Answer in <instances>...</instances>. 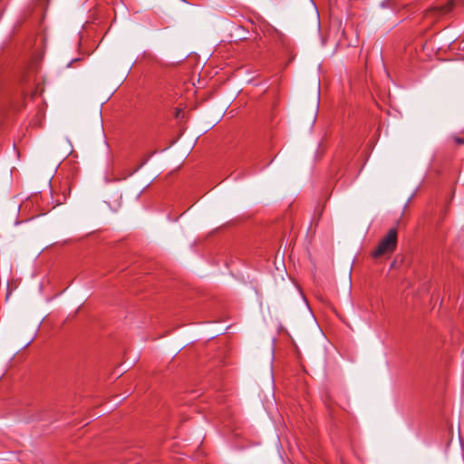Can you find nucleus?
Wrapping results in <instances>:
<instances>
[{
	"label": "nucleus",
	"mask_w": 464,
	"mask_h": 464,
	"mask_svg": "<svg viewBox=\"0 0 464 464\" xmlns=\"http://www.w3.org/2000/svg\"><path fill=\"white\" fill-rule=\"evenodd\" d=\"M397 229L391 228L387 235L380 241L377 247L372 252L373 258H379L384 255L392 253L397 246Z\"/></svg>",
	"instance_id": "1"
},
{
	"label": "nucleus",
	"mask_w": 464,
	"mask_h": 464,
	"mask_svg": "<svg viewBox=\"0 0 464 464\" xmlns=\"http://www.w3.org/2000/svg\"><path fill=\"white\" fill-rule=\"evenodd\" d=\"M454 5V0H449L446 5H436L432 7V10L438 11L440 14H446L450 12Z\"/></svg>",
	"instance_id": "2"
},
{
	"label": "nucleus",
	"mask_w": 464,
	"mask_h": 464,
	"mask_svg": "<svg viewBox=\"0 0 464 464\" xmlns=\"http://www.w3.org/2000/svg\"><path fill=\"white\" fill-rule=\"evenodd\" d=\"M455 141L458 144H464V139H461V138H455Z\"/></svg>",
	"instance_id": "3"
},
{
	"label": "nucleus",
	"mask_w": 464,
	"mask_h": 464,
	"mask_svg": "<svg viewBox=\"0 0 464 464\" xmlns=\"http://www.w3.org/2000/svg\"><path fill=\"white\" fill-rule=\"evenodd\" d=\"M72 150V146L70 145L69 149L66 150V152H71Z\"/></svg>",
	"instance_id": "4"
}]
</instances>
